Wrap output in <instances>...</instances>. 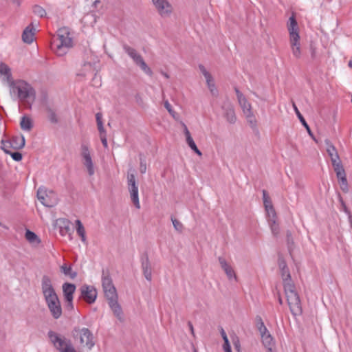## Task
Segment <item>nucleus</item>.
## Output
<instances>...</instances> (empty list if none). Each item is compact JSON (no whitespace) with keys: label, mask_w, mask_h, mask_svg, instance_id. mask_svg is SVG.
Segmentation results:
<instances>
[{"label":"nucleus","mask_w":352,"mask_h":352,"mask_svg":"<svg viewBox=\"0 0 352 352\" xmlns=\"http://www.w3.org/2000/svg\"><path fill=\"white\" fill-rule=\"evenodd\" d=\"M41 203L48 208H52L56 204V200H52L48 195L40 197Z\"/></svg>","instance_id":"37"},{"label":"nucleus","mask_w":352,"mask_h":352,"mask_svg":"<svg viewBox=\"0 0 352 352\" xmlns=\"http://www.w3.org/2000/svg\"><path fill=\"white\" fill-rule=\"evenodd\" d=\"M76 226H77V228H76L77 234L80 236L81 241L84 243H85L87 240H86L85 228H84L83 225L82 224L81 221L80 220H78V219H77L76 221Z\"/></svg>","instance_id":"33"},{"label":"nucleus","mask_w":352,"mask_h":352,"mask_svg":"<svg viewBox=\"0 0 352 352\" xmlns=\"http://www.w3.org/2000/svg\"><path fill=\"white\" fill-rule=\"evenodd\" d=\"M80 155L83 160V164L87 168L89 175L92 176L94 174L95 170L89 146L87 144L82 143L80 146Z\"/></svg>","instance_id":"10"},{"label":"nucleus","mask_w":352,"mask_h":352,"mask_svg":"<svg viewBox=\"0 0 352 352\" xmlns=\"http://www.w3.org/2000/svg\"><path fill=\"white\" fill-rule=\"evenodd\" d=\"M232 342L233 344V346L234 347V349L237 352H241V342L239 337L234 336L232 338Z\"/></svg>","instance_id":"46"},{"label":"nucleus","mask_w":352,"mask_h":352,"mask_svg":"<svg viewBox=\"0 0 352 352\" xmlns=\"http://www.w3.org/2000/svg\"><path fill=\"white\" fill-rule=\"evenodd\" d=\"M33 12L39 17H43L46 15L45 10L38 5H35L33 7Z\"/></svg>","instance_id":"41"},{"label":"nucleus","mask_w":352,"mask_h":352,"mask_svg":"<svg viewBox=\"0 0 352 352\" xmlns=\"http://www.w3.org/2000/svg\"><path fill=\"white\" fill-rule=\"evenodd\" d=\"M287 29L289 33L292 54L294 57L299 58L301 56L299 28L294 14L289 18Z\"/></svg>","instance_id":"3"},{"label":"nucleus","mask_w":352,"mask_h":352,"mask_svg":"<svg viewBox=\"0 0 352 352\" xmlns=\"http://www.w3.org/2000/svg\"><path fill=\"white\" fill-rule=\"evenodd\" d=\"M199 68L200 72L202 73V74L204 76L205 78H210L211 74L206 70L205 67L203 65H199Z\"/></svg>","instance_id":"51"},{"label":"nucleus","mask_w":352,"mask_h":352,"mask_svg":"<svg viewBox=\"0 0 352 352\" xmlns=\"http://www.w3.org/2000/svg\"><path fill=\"white\" fill-rule=\"evenodd\" d=\"M61 272L65 275L70 277L72 279H74L76 277L77 273L74 272L70 265H67L64 264L60 267Z\"/></svg>","instance_id":"34"},{"label":"nucleus","mask_w":352,"mask_h":352,"mask_svg":"<svg viewBox=\"0 0 352 352\" xmlns=\"http://www.w3.org/2000/svg\"><path fill=\"white\" fill-rule=\"evenodd\" d=\"M127 185H128V190L130 192L131 201L133 203V204L136 208L140 209V204L139 195H138V186L136 183L135 176L133 173H130L129 172H128Z\"/></svg>","instance_id":"8"},{"label":"nucleus","mask_w":352,"mask_h":352,"mask_svg":"<svg viewBox=\"0 0 352 352\" xmlns=\"http://www.w3.org/2000/svg\"><path fill=\"white\" fill-rule=\"evenodd\" d=\"M265 210L267 212L270 219H276V214L275 210L273 207V205H271L270 208H266Z\"/></svg>","instance_id":"47"},{"label":"nucleus","mask_w":352,"mask_h":352,"mask_svg":"<svg viewBox=\"0 0 352 352\" xmlns=\"http://www.w3.org/2000/svg\"><path fill=\"white\" fill-rule=\"evenodd\" d=\"M10 93H16L17 98L24 101L27 99H31L34 102L36 99V91L34 87L23 80H14L9 85Z\"/></svg>","instance_id":"1"},{"label":"nucleus","mask_w":352,"mask_h":352,"mask_svg":"<svg viewBox=\"0 0 352 352\" xmlns=\"http://www.w3.org/2000/svg\"><path fill=\"white\" fill-rule=\"evenodd\" d=\"M206 80L208 87L210 93L212 94V95L217 96L218 94V91H217V89L215 87V85L213 82L212 76H211L210 78H206Z\"/></svg>","instance_id":"38"},{"label":"nucleus","mask_w":352,"mask_h":352,"mask_svg":"<svg viewBox=\"0 0 352 352\" xmlns=\"http://www.w3.org/2000/svg\"><path fill=\"white\" fill-rule=\"evenodd\" d=\"M76 291V285L73 283H65L63 285V292L65 299H71L74 298V294Z\"/></svg>","instance_id":"24"},{"label":"nucleus","mask_w":352,"mask_h":352,"mask_svg":"<svg viewBox=\"0 0 352 352\" xmlns=\"http://www.w3.org/2000/svg\"><path fill=\"white\" fill-rule=\"evenodd\" d=\"M223 116L230 124H234L236 121V116L234 107L229 100H226L221 105Z\"/></svg>","instance_id":"12"},{"label":"nucleus","mask_w":352,"mask_h":352,"mask_svg":"<svg viewBox=\"0 0 352 352\" xmlns=\"http://www.w3.org/2000/svg\"><path fill=\"white\" fill-rule=\"evenodd\" d=\"M188 325L189 327L191 333L194 336V328H193V325H192V322L189 321L188 322Z\"/></svg>","instance_id":"64"},{"label":"nucleus","mask_w":352,"mask_h":352,"mask_svg":"<svg viewBox=\"0 0 352 352\" xmlns=\"http://www.w3.org/2000/svg\"><path fill=\"white\" fill-rule=\"evenodd\" d=\"M171 221L174 228L179 232H182L183 230V224L177 219L171 217Z\"/></svg>","instance_id":"45"},{"label":"nucleus","mask_w":352,"mask_h":352,"mask_svg":"<svg viewBox=\"0 0 352 352\" xmlns=\"http://www.w3.org/2000/svg\"><path fill=\"white\" fill-rule=\"evenodd\" d=\"M97 126H98V129L100 133V135H102L105 134V130L103 126V123H100V124H97Z\"/></svg>","instance_id":"59"},{"label":"nucleus","mask_w":352,"mask_h":352,"mask_svg":"<svg viewBox=\"0 0 352 352\" xmlns=\"http://www.w3.org/2000/svg\"><path fill=\"white\" fill-rule=\"evenodd\" d=\"M293 107H294V109L295 111V113L296 114V116H298L299 120L300 121V122L302 123V124L305 126V128L306 129L307 133H309V135L312 138V139L316 141V139L314 138V135L313 134V133L311 132V129L309 127V126L308 125V124L307 123L305 119L304 118V117L302 116V115L300 113V112L299 111L298 109L297 108L296 105L295 104V103H293Z\"/></svg>","instance_id":"28"},{"label":"nucleus","mask_w":352,"mask_h":352,"mask_svg":"<svg viewBox=\"0 0 352 352\" xmlns=\"http://www.w3.org/2000/svg\"><path fill=\"white\" fill-rule=\"evenodd\" d=\"M218 261L219 262L221 267L226 274L228 279L230 281L234 280V281L236 282L238 280V278L232 267L227 263L226 260L223 257L219 256L218 258Z\"/></svg>","instance_id":"15"},{"label":"nucleus","mask_w":352,"mask_h":352,"mask_svg":"<svg viewBox=\"0 0 352 352\" xmlns=\"http://www.w3.org/2000/svg\"><path fill=\"white\" fill-rule=\"evenodd\" d=\"M25 238L30 243H39L40 240L38 236L33 232L28 230L25 232Z\"/></svg>","instance_id":"39"},{"label":"nucleus","mask_w":352,"mask_h":352,"mask_svg":"<svg viewBox=\"0 0 352 352\" xmlns=\"http://www.w3.org/2000/svg\"><path fill=\"white\" fill-rule=\"evenodd\" d=\"M74 339L79 338L80 344H85L89 351H91L95 345L94 336L88 328L74 327L72 331Z\"/></svg>","instance_id":"6"},{"label":"nucleus","mask_w":352,"mask_h":352,"mask_svg":"<svg viewBox=\"0 0 352 352\" xmlns=\"http://www.w3.org/2000/svg\"><path fill=\"white\" fill-rule=\"evenodd\" d=\"M100 140H101L102 144L104 146V148H107L108 147V143H107V138H106V134L100 135Z\"/></svg>","instance_id":"57"},{"label":"nucleus","mask_w":352,"mask_h":352,"mask_svg":"<svg viewBox=\"0 0 352 352\" xmlns=\"http://www.w3.org/2000/svg\"><path fill=\"white\" fill-rule=\"evenodd\" d=\"M47 195L46 193V191L41 188H39L37 190V197H38V199L40 201V197H45Z\"/></svg>","instance_id":"54"},{"label":"nucleus","mask_w":352,"mask_h":352,"mask_svg":"<svg viewBox=\"0 0 352 352\" xmlns=\"http://www.w3.org/2000/svg\"><path fill=\"white\" fill-rule=\"evenodd\" d=\"M69 34L68 29L65 27L60 28L57 31L56 38L54 39L53 45L56 47V53L58 56H63L72 47V38Z\"/></svg>","instance_id":"4"},{"label":"nucleus","mask_w":352,"mask_h":352,"mask_svg":"<svg viewBox=\"0 0 352 352\" xmlns=\"http://www.w3.org/2000/svg\"><path fill=\"white\" fill-rule=\"evenodd\" d=\"M221 336H222V338H223L224 342H226V341H229L228 336H227L225 331L223 330V329H221Z\"/></svg>","instance_id":"61"},{"label":"nucleus","mask_w":352,"mask_h":352,"mask_svg":"<svg viewBox=\"0 0 352 352\" xmlns=\"http://www.w3.org/2000/svg\"><path fill=\"white\" fill-rule=\"evenodd\" d=\"M1 148L6 153L9 154L10 153V148H12V146H11L9 140H2Z\"/></svg>","instance_id":"44"},{"label":"nucleus","mask_w":352,"mask_h":352,"mask_svg":"<svg viewBox=\"0 0 352 352\" xmlns=\"http://www.w3.org/2000/svg\"><path fill=\"white\" fill-rule=\"evenodd\" d=\"M34 28L32 24H30L25 28L22 34V39L23 42L30 44L33 42L34 38Z\"/></svg>","instance_id":"21"},{"label":"nucleus","mask_w":352,"mask_h":352,"mask_svg":"<svg viewBox=\"0 0 352 352\" xmlns=\"http://www.w3.org/2000/svg\"><path fill=\"white\" fill-rule=\"evenodd\" d=\"M278 265L283 281V286L287 283H293L289 268L283 259H279Z\"/></svg>","instance_id":"17"},{"label":"nucleus","mask_w":352,"mask_h":352,"mask_svg":"<svg viewBox=\"0 0 352 352\" xmlns=\"http://www.w3.org/2000/svg\"><path fill=\"white\" fill-rule=\"evenodd\" d=\"M336 177L340 185L341 190L344 192H347L349 191V185L345 170H342V171H338V173H336Z\"/></svg>","instance_id":"22"},{"label":"nucleus","mask_w":352,"mask_h":352,"mask_svg":"<svg viewBox=\"0 0 352 352\" xmlns=\"http://www.w3.org/2000/svg\"><path fill=\"white\" fill-rule=\"evenodd\" d=\"M261 336L264 346L267 349L268 352H272V346L274 342L272 335L267 331V333L261 334Z\"/></svg>","instance_id":"26"},{"label":"nucleus","mask_w":352,"mask_h":352,"mask_svg":"<svg viewBox=\"0 0 352 352\" xmlns=\"http://www.w3.org/2000/svg\"><path fill=\"white\" fill-rule=\"evenodd\" d=\"M9 155H10L11 157L12 158V160L16 161V162H19L23 158L22 154L21 153L18 152V151H16V152H11L10 151Z\"/></svg>","instance_id":"49"},{"label":"nucleus","mask_w":352,"mask_h":352,"mask_svg":"<svg viewBox=\"0 0 352 352\" xmlns=\"http://www.w3.org/2000/svg\"><path fill=\"white\" fill-rule=\"evenodd\" d=\"M256 327H257V329H258L260 334L261 335L263 333H267L268 330L266 328L265 325L264 324V322H263L261 317L259 316H257L256 318Z\"/></svg>","instance_id":"36"},{"label":"nucleus","mask_w":352,"mask_h":352,"mask_svg":"<svg viewBox=\"0 0 352 352\" xmlns=\"http://www.w3.org/2000/svg\"><path fill=\"white\" fill-rule=\"evenodd\" d=\"M146 170V166L144 160H140V171L142 173H144Z\"/></svg>","instance_id":"58"},{"label":"nucleus","mask_w":352,"mask_h":352,"mask_svg":"<svg viewBox=\"0 0 352 352\" xmlns=\"http://www.w3.org/2000/svg\"><path fill=\"white\" fill-rule=\"evenodd\" d=\"M20 126L22 130L29 131L33 127L32 120L30 118L23 116L20 122Z\"/></svg>","instance_id":"32"},{"label":"nucleus","mask_w":352,"mask_h":352,"mask_svg":"<svg viewBox=\"0 0 352 352\" xmlns=\"http://www.w3.org/2000/svg\"><path fill=\"white\" fill-rule=\"evenodd\" d=\"M311 56L312 58H314L316 56V49L312 45H311Z\"/></svg>","instance_id":"63"},{"label":"nucleus","mask_w":352,"mask_h":352,"mask_svg":"<svg viewBox=\"0 0 352 352\" xmlns=\"http://www.w3.org/2000/svg\"><path fill=\"white\" fill-rule=\"evenodd\" d=\"M223 348L225 352H232L229 341H226V342L223 343Z\"/></svg>","instance_id":"56"},{"label":"nucleus","mask_w":352,"mask_h":352,"mask_svg":"<svg viewBox=\"0 0 352 352\" xmlns=\"http://www.w3.org/2000/svg\"><path fill=\"white\" fill-rule=\"evenodd\" d=\"M331 163L336 173H338V171H342V170H344L340 159L337 160H332Z\"/></svg>","instance_id":"43"},{"label":"nucleus","mask_w":352,"mask_h":352,"mask_svg":"<svg viewBox=\"0 0 352 352\" xmlns=\"http://www.w3.org/2000/svg\"><path fill=\"white\" fill-rule=\"evenodd\" d=\"M73 298L71 299H65L67 304H66V308L68 310H73L74 309V305H73Z\"/></svg>","instance_id":"53"},{"label":"nucleus","mask_w":352,"mask_h":352,"mask_svg":"<svg viewBox=\"0 0 352 352\" xmlns=\"http://www.w3.org/2000/svg\"><path fill=\"white\" fill-rule=\"evenodd\" d=\"M45 109L47 113L49 121L52 124H57L58 122V118L56 113V109L51 103L46 102L45 104Z\"/></svg>","instance_id":"19"},{"label":"nucleus","mask_w":352,"mask_h":352,"mask_svg":"<svg viewBox=\"0 0 352 352\" xmlns=\"http://www.w3.org/2000/svg\"><path fill=\"white\" fill-rule=\"evenodd\" d=\"M325 144L327 146V152L331 158V161L337 160L340 159L339 155L336 147L332 144L331 141L328 139L324 140Z\"/></svg>","instance_id":"25"},{"label":"nucleus","mask_w":352,"mask_h":352,"mask_svg":"<svg viewBox=\"0 0 352 352\" xmlns=\"http://www.w3.org/2000/svg\"><path fill=\"white\" fill-rule=\"evenodd\" d=\"M0 74L5 76L9 85L12 81H14L12 77L10 68L4 63L0 62Z\"/></svg>","instance_id":"30"},{"label":"nucleus","mask_w":352,"mask_h":352,"mask_svg":"<svg viewBox=\"0 0 352 352\" xmlns=\"http://www.w3.org/2000/svg\"><path fill=\"white\" fill-rule=\"evenodd\" d=\"M141 267L145 278L151 281L152 280V269L149 261L148 256L146 252L144 253L140 257Z\"/></svg>","instance_id":"14"},{"label":"nucleus","mask_w":352,"mask_h":352,"mask_svg":"<svg viewBox=\"0 0 352 352\" xmlns=\"http://www.w3.org/2000/svg\"><path fill=\"white\" fill-rule=\"evenodd\" d=\"M123 50L129 55V56L133 60L134 63L137 66L140 67V68L146 75L152 76V70L147 65L142 55L139 54L135 49L125 44L123 45Z\"/></svg>","instance_id":"7"},{"label":"nucleus","mask_w":352,"mask_h":352,"mask_svg":"<svg viewBox=\"0 0 352 352\" xmlns=\"http://www.w3.org/2000/svg\"><path fill=\"white\" fill-rule=\"evenodd\" d=\"M96 118L97 124H98L100 123H102V114L100 113H96Z\"/></svg>","instance_id":"60"},{"label":"nucleus","mask_w":352,"mask_h":352,"mask_svg":"<svg viewBox=\"0 0 352 352\" xmlns=\"http://www.w3.org/2000/svg\"><path fill=\"white\" fill-rule=\"evenodd\" d=\"M80 297L85 300L87 303H94L97 298V290L92 285H82L80 288Z\"/></svg>","instance_id":"11"},{"label":"nucleus","mask_w":352,"mask_h":352,"mask_svg":"<svg viewBox=\"0 0 352 352\" xmlns=\"http://www.w3.org/2000/svg\"><path fill=\"white\" fill-rule=\"evenodd\" d=\"M41 289L44 298L56 294L52 285V280L48 276H43L41 279Z\"/></svg>","instance_id":"13"},{"label":"nucleus","mask_w":352,"mask_h":352,"mask_svg":"<svg viewBox=\"0 0 352 352\" xmlns=\"http://www.w3.org/2000/svg\"><path fill=\"white\" fill-rule=\"evenodd\" d=\"M184 134L186 138V143L188 144V146L199 156H201L202 153L201 151L197 148L195 142H194L190 131H188L187 126L184 124Z\"/></svg>","instance_id":"20"},{"label":"nucleus","mask_w":352,"mask_h":352,"mask_svg":"<svg viewBox=\"0 0 352 352\" xmlns=\"http://www.w3.org/2000/svg\"><path fill=\"white\" fill-rule=\"evenodd\" d=\"M48 309L54 319H58L62 315V308L57 294L45 298Z\"/></svg>","instance_id":"9"},{"label":"nucleus","mask_w":352,"mask_h":352,"mask_svg":"<svg viewBox=\"0 0 352 352\" xmlns=\"http://www.w3.org/2000/svg\"><path fill=\"white\" fill-rule=\"evenodd\" d=\"M287 242L289 250L290 251L292 249V245L294 244V240H293L292 232L289 230L287 231Z\"/></svg>","instance_id":"50"},{"label":"nucleus","mask_w":352,"mask_h":352,"mask_svg":"<svg viewBox=\"0 0 352 352\" xmlns=\"http://www.w3.org/2000/svg\"><path fill=\"white\" fill-rule=\"evenodd\" d=\"M108 304L115 316L121 322L123 321V312L121 306L118 303V297L108 300Z\"/></svg>","instance_id":"18"},{"label":"nucleus","mask_w":352,"mask_h":352,"mask_svg":"<svg viewBox=\"0 0 352 352\" xmlns=\"http://www.w3.org/2000/svg\"><path fill=\"white\" fill-rule=\"evenodd\" d=\"M269 223L272 232L274 236H276L279 234V226L276 222V219H269Z\"/></svg>","instance_id":"40"},{"label":"nucleus","mask_w":352,"mask_h":352,"mask_svg":"<svg viewBox=\"0 0 352 352\" xmlns=\"http://www.w3.org/2000/svg\"><path fill=\"white\" fill-rule=\"evenodd\" d=\"M339 199H340V202L341 204L342 210L348 215V217H349L350 216H352L350 210L347 208V206H346L345 202L344 201V200L342 199V198L341 197H340Z\"/></svg>","instance_id":"48"},{"label":"nucleus","mask_w":352,"mask_h":352,"mask_svg":"<svg viewBox=\"0 0 352 352\" xmlns=\"http://www.w3.org/2000/svg\"><path fill=\"white\" fill-rule=\"evenodd\" d=\"M12 148L19 150L24 147L25 140L23 135L13 136L10 140Z\"/></svg>","instance_id":"23"},{"label":"nucleus","mask_w":352,"mask_h":352,"mask_svg":"<svg viewBox=\"0 0 352 352\" xmlns=\"http://www.w3.org/2000/svg\"><path fill=\"white\" fill-rule=\"evenodd\" d=\"M248 122L250 123L252 127H256V122L254 119V117L253 116L252 118H248Z\"/></svg>","instance_id":"62"},{"label":"nucleus","mask_w":352,"mask_h":352,"mask_svg":"<svg viewBox=\"0 0 352 352\" xmlns=\"http://www.w3.org/2000/svg\"><path fill=\"white\" fill-rule=\"evenodd\" d=\"M103 288L105 297L107 298V300H111L113 298H117L118 294L116 292V289L113 284H111L108 286H105Z\"/></svg>","instance_id":"31"},{"label":"nucleus","mask_w":352,"mask_h":352,"mask_svg":"<svg viewBox=\"0 0 352 352\" xmlns=\"http://www.w3.org/2000/svg\"><path fill=\"white\" fill-rule=\"evenodd\" d=\"M152 2L162 16L168 15L172 11L171 6L166 0H152Z\"/></svg>","instance_id":"16"},{"label":"nucleus","mask_w":352,"mask_h":352,"mask_svg":"<svg viewBox=\"0 0 352 352\" xmlns=\"http://www.w3.org/2000/svg\"><path fill=\"white\" fill-rule=\"evenodd\" d=\"M284 291L287 298V304L290 311L294 316H300L302 314V309L299 295L296 291L294 283H287L284 286Z\"/></svg>","instance_id":"2"},{"label":"nucleus","mask_w":352,"mask_h":352,"mask_svg":"<svg viewBox=\"0 0 352 352\" xmlns=\"http://www.w3.org/2000/svg\"><path fill=\"white\" fill-rule=\"evenodd\" d=\"M234 90H235V93H236L238 101H241V99L245 98L244 95L239 90L238 88L235 87Z\"/></svg>","instance_id":"55"},{"label":"nucleus","mask_w":352,"mask_h":352,"mask_svg":"<svg viewBox=\"0 0 352 352\" xmlns=\"http://www.w3.org/2000/svg\"><path fill=\"white\" fill-rule=\"evenodd\" d=\"M263 201L265 208H270L271 205H272L270 198L267 194V192L265 190H263Z\"/></svg>","instance_id":"42"},{"label":"nucleus","mask_w":352,"mask_h":352,"mask_svg":"<svg viewBox=\"0 0 352 352\" xmlns=\"http://www.w3.org/2000/svg\"><path fill=\"white\" fill-rule=\"evenodd\" d=\"M239 103L245 115L247 118H252L253 113L251 109V104L248 102L246 98L244 99H241V101H239Z\"/></svg>","instance_id":"29"},{"label":"nucleus","mask_w":352,"mask_h":352,"mask_svg":"<svg viewBox=\"0 0 352 352\" xmlns=\"http://www.w3.org/2000/svg\"><path fill=\"white\" fill-rule=\"evenodd\" d=\"M113 284L112 279L110 276V274L108 271L105 272L104 270H102V287L105 286H108Z\"/></svg>","instance_id":"35"},{"label":"nucleus","mask_w":352,"mask_h":352,"mask_svg":"<svg viewBox=\"0 0 352 352\" xmlns=\"http://www.w3.org/2000/svg\"><path fill=\"white\" fill-rule=\"evenodd\" d=\"M57 222H58V224L59 226V232H60V235L65 236L66 234H69V232H70L69 223H70V222L69 220L64 219V218H61V219H58Z\"/></svg>","instance_id":"27"},{"label":"nucleus","mask_w":352,"mask_h":352,"mask_svg":"<svg viewBox=\"0 0 352 352\" xmlns=\"http://www.w3.org/2000/svg\"><path fill=\"white\" fill-rule=\"evenodd\" d=\"M164 104V107L167 109V111L169 112V113L171 116H173V117H175V112L172 109V106L170 105L169 102L168 100H165Z\"/></svg>","instance_id":"52"},{"label":"nucleus","mask_w":352,"mask_h":352,"mask_svg":"<svg viewBox=\"0 0 352 352\" xmlns=\"http://www.w3.org/2000/svg\"><path fill=\"white\" fill-rule=\"evenodd\" d=\"M48 337L57 350L60 352H76L71 341L65 337H61L53 331H49Z\"/></svg>","instance_id":"5"}]
</instances>
